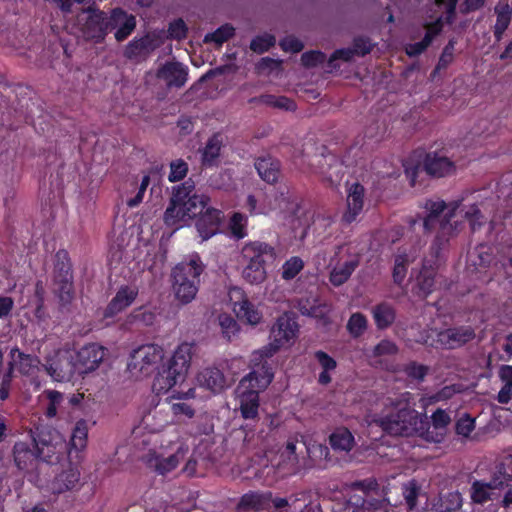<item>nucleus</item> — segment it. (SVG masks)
<instances>
[{
  "label": "nucleus",
  "mask_w": 512,
  "mask_h": 512,
  "mask_svg": "<svg viewBox=\"0 0 512 512\" xmlns=\"http://www.w3.org/2000/svg\"><path fill=\"white\" fill-rule=\"evenodd\" d=\"M210 198L195 193V182L189 178L173 187L169 205L164 213V222L169 227L180 228L195 219V228L202 241H206L221 230L224 212L208 206Z\"/></svg>",
  "instance_id": "nucleus-1"
},
{
  "label": "nucleus",
  "mask_w": 512,
  "mask_h": 512,
  "mask_svg": "<svg viewBox=\"0 0 512 512\" xmlns=\"http://www.w3.org/2000/svg\"><path fill=\"white\" fill-rule=\"evenodd\" d=\"M250 372L236 388L239 411L243 419L255 420L259 415L260 393L265 391L274 379L272 363H250Z\"/></svg>",
  "instance_id": "nucleus-2"
},
{
  "label": "nucleus",
  "mask_w": 512,
  "mask_h": 512,
  "mask_svg": "<svg viewBox=\"0 0 512 512\" xmlns=\"http://www.w3.org/2000/svg\"><path fill=\"white\" fill-rule=\"evenodd\" d=\"M424 208L427 211L423 221L424 232L430 233L433 230H437L431 250L434 257L439 258L450 239L457 234V224L451 222L454 213L449 212L442 215L446 209V203L443 200H427Z\"/></svg>",
  "instance_id": "nucleus-3"
},
{
  "label": "nucleus",
  "mask_w": 512,
  "mask_h": 512,
  "mask_svg": "<svg viewBox=\"0 0 512 512\" xmlns=\"http://www.w3.org/2000/svg\"><path fill=\"white\" fill-rule=\"evenodd\" d=\"M194 344L183 342L174 351L167 364L158 370L152 389L157 394L168 392L177 383L183 382L190 368Z\"/></svg>",
  "instance_id": "nucleus-4"
},
{
  "label": "nucleus",
  "mask_w": 512,
  "mask_h": 512,
  "mask_svg": "<svg viewBox=\"0 0 512 512\" xmlns=\"http://www.w3.org/2000/svg\"><path fill=\"white\" fill-rule=\"evenodd\" d=\"M299 333L297 317L293 312H284L271 327L268 345L252 354V363H271L270 358L281 348L290 346Z\"/></svg>",
  "instance_id": "nucleus-5"
},
{
  "label": "nucleus",
  "mask_w": 512,
  "mask_h": 512,
  "mask_svg": "<svg viewBox=\"0 0 512 512\" xmlns=\"http://www.w3.org/2000/svg\"><path fill=\"white\" fill-rule=\"evenodd\" d=\"M475 338L474 327L458 325L444 329H431L425 338V344L435 349L456 350L471 343Z\"/></svg>",
  "instance_id": "nucleus-6"
},
{
  "label": "nucleus",
  "mask_w": 512,
  "mask_h": 512,
  "mask_svg": "<svg viewBox=\"0 0 512 512\" xmlns=\"http://www.w3.org/2000/svg\"><path fill=\"white\" fill-rule=\"evenodd\" d=\"M34 448H36L38 460L48 464L60 462L67 452L68 445L61 436L49 429H42L33 437Z\"/></svg>",
  "instance_id": "nucleus-7"
},
{
  "label": "nucleus",
  "mask_w": 512,
  "mask_h": 512,
  "mask_svg": "<svg viewBox=\"0 0 512 512\" xmlns=\"http://www.w3.org/2000/svg\"><path fill=\"white\" fill-rule=\"evenodd\" d=\"M45 370L57 382H70L77 376L73 350L58 348L46 356Z\"/></svg>",
  "instance_id": "nucleus-8"
},
{
  "label": "nucleus",
  "mask_w": 512,
  "mask_h": 512,
  "mask_svg": "<svg viewBox=\"0 0 512 512\" xmlns=\"http://www.w3.org/2000/svg\"><path fill=\"white\" fill-rule=\"evenodd\" d=\"M163 357L164 350L161 346L156 344L142 345L132 351L127 367L131 373L148 376L159 368L158 365Z\"/></svg>",
  "instance_id": "nucleus-9"
},
{
  "label": "nucleus",
  "mask_w": 512,
  "mask_h": 512,
  "mask_svg": "<svg viewBox=\"0 0 512 512\" xmlns=\"http://www.w3.org/2000/svg\"><path fill=\"white\" fill-rule=\"evenodd\" d=\"M419 416L416 410L402 408L383 416L379 420L380 427L394 436H410L417 430Z\"/></svg>",
  "instance_id": "nucleus-10"
},
{
  "label": "nucleus",
  "mask_w": 512,
  "mask_h": 512,
  "mask_svg": "<svg viewBox=\"0 0 512 512\" xmlns=\"http://www.w3.org/2000/svg\"><path fill=\"white\" fill-rule=\"evenodd\" d=\"M78 377L95 371L105 357V348L97 343H89L73 351Z\"/></svg>",
  "instance_id": "nucleus-11"
},
{
  "label": "nucleus",
  "mask_w": 512,
  "mask_h": 512,
  "mask_svg": "<svg viewBox=\"0 0 512 512\" xmlns=\"http://www.w3.org/2000/svg\"><path fill=\"white\" fill-rule=\"evenodd\" d=\"M88 16L82 27V33L85 39L95 43L104 41L106 35L110 31V16L98 9L89 7L87 9Z\"/></svg>",
  "instance_id": "nucleus-12"
},
{
  "label": "nucleus",
  "mask_w": 512,
  "mask_h": 512,
  "mask_svg": "<svg viewBox=\"0 0 512 512\" xmlns=\"http://www.w3.org/2000/svg\"><path fill=\"white\" fill-rule=\"evenodd\" d=\"M241 257L245 263H257L266 265L274 262L277 257L275 247L263 241L246 242L241 249Z\"/></svg>",
  "instance_id": "nucleus-13"
},
{
  "label": "nucleus",
  "mask_w": 512,
  "mask_h": 512,
  "mask_svg": "<svg viewBox=\"0 0 512 512\" xmlns=\"http://www.w3.org/2000/svg\"><path fill=\"white\" fill-rule=\"evenodd\" d=\"M138 293L139 290L136 286L122 285L106 306L103 312L104 318H113L131 306L136 300Z\"/></svg>",
  "instance_id": "nucleus-14"
},
{
  "label": "nucleus",
  "mask_w": 512,
  "mask_h": 512,
  "mask_svg": "<svg viewBox=\"0 0 512 512\" xmlns=\"http://www.w3.org/2000/svg\"><path fill=\"white\" fill-rule=\"evenodd\" d=\"M204 265L198 254L192 255L189 261L178 263L172 270V283H190L192 280L200 281Z\"/></svg>",
  "instance_id": "nucleus-15"
},
{
  "label": "nucleus",
  "mask_w": 512,
  "mask_h": 512,
  "mask_svg": "<svg viewBox=\"0 0 512 512\" xmlns=\"http://www.w3.org/2000/svg\"><path fill=\"white\" fill-rule=\"evenodd\" d=\"M488 482L498 491L512 487V455L504 456L494 464Z\"/></svg>",
  "instance_id": "nucleus-16"
},
{
  "label": "nucleus",
  "mask_w": 512,
  "mask_h": 512,
  "mask_svg": "<svg viewBox=\"0 0 512 512\" xmlns=\"http://www.w3.org/2000/svg\"><path fill=\"white\" fill-rule=\"evenodd\" d=\"M136 27V18L121 8H114L110 14V31L116 29L115 39L122 42L127 39Z\"/></svg>",
  "instance_id": "nucleus-17"
},
{
  "label": "nucleus",
  "mask_w": 512,
  "mask_h": 512,
  "mask_svg": "<svg viewBox=\"0 0 512 512\" xmlns=\"http://www.w3.org/2000/svg\"><path fill=\"white\" fill-rule=\"evenodd\" d=\"M365 189L360 183H354L348 190L346 211L343 213L342 223L349 225L361 214L364 206Z\"/></svg>",
  "instance_id": "nucleus-18"
},
{
  "label": "nucleus",
  "mask_w": 512,
  "mask_h": 512,
  "mask_svg": "<svg viewBox=\"0 0 512 512\" xmlns=\"http://www.w3.org/2000/svg\"><path fill=\"white\" fill-rule=\"evenodd\" d=\"M157 77L168 87L181 88L188 80V67L178 61L166 62L158 69Z\"/></svg>",
  "instance_id": "nucleus-19"
},
{
  "label": "nucleus",
  "mask_w": 512,
  "mask_h": 512,
  "mask_svg": "<svg viewBox=\"0 0 512 512\" xmlns=\"http://www.w3.org/2000/svg\"><path fill=\"white\" fill-rule=\"evenodd\" d=\"M423 168L428 175L441 178L452 174L455 171V164L446 156L429 152L425 155Z\"/></svg>",
  "instance_id": "nucleus-20"
},
{
  "label": "nucleus",
  "mask_w": 512,
  "mask_h": 512,
  "mask_svg": "<svg viewBox=\"0 0 512 512\" xmlns=\"http://www.w3.org/2000/svg\"><path fill=\"white\" fill-rule=\"evenodd\" d=\"M496 22L493 26L495 42H500L512 21V7L507 0H499L494 7Z\"/></svg>",
  "instance_id": "nucleus-21"
},
{
  "label": "nucleus",
  "mask_w": 512,
  "mask_h": 512,
  "mask_svg": "<svg viewBox=\"0 0 512 512\" xmlns=\"http://www.w3.org/2000/svg\"><path fill=\"white\" fill-rule=\"evenodd\" d=\"M88 430V423L85 419H80L75 423L70 441L67 443V454L70 461L73 459V453H75V458H78V454L86 448Z\"/></svg>",
  "instance_id": "nucleus-22"
},
{
  "label": "nucleus",
  "mask_w": 512,
  "mask_h": 512,
  "mask_svg": "<svg viewBox=\"0 0 512 512\" xmlns=\"http://www.w3.org/2000/svg\"><path fill=\"white\" fill-rule=\"evenodd\" d=\"M80 488V472L78 468L69 466L59 473L52 482L54 493L78 490Z\"/></svg>",
  "instance_id": "nucleus-23"
},
{
  "label": "nucleus",
  "mask_w": 512,
  "mask_h": 512,
  "mask_svg": "<svg viewBox=\"0 0 512 512\" xmlns=\"http://www.w3.org/2000/svg\"><path fill=\"white\" fill-rule=\"evenodd\" d=\"M255 169L259 177L268 184H274L278 181L280 175V162L270 155L256 158L254 162Z\"/></svg>",
  "instance_id": "nucleus-24"
},
{
  "label": "nucleus",
  "mask_w": 512,
  "mask_h": 512,
  "mask_svg": "<svg viewBox=\"0 0 512 512\" xmlns=\"http://www.w3.org/2000/svg\"><path fill=\"white\" fill-rule=\"evenodd\" d=\"M9 358L16 365V370L24 376L34 374L40 364V359L36 355L24 353L17 346L11 348Z\"/></svg>",
  "instance_id": "nucleus-25"
},
{
  "label": "nucleus",
  "mask_w": 512,
  "mask_h": 512,
  "mask_svg": "<svg viewBox=\"0 0 512 512\" xmlns=\"http://www.w3.org/2000/svg\"><path fill=\"white\" fill-rule=\"evenodd\" d=\"M272 492H258L250 491L245 493L240 498L237 505L238 512L246 510H262L270 505Z\"/></svg>",
  "instance_id": "nucleus-26"
},
{
  "label": "nucleus",
  "mask_w": 512,
  "mask_h": 512,
  "mask_svg": "<svg viewBox=\"0 0 512 512\" xmlns=\"http://www.w3.org/2000/svg\"><path fill=\"white\" fill-rule=\"evenodd\" d=\"M202 387L213 393H219L226 387V378L223 372L216 367H207L203 369L197 377Z\"/></svg>",
  "instance_id": "nucleus-27"
},
{
  "label": "nucleus",
  "mask_w": 512,
  "mask_h": 512,
  "mask_svg": "<svg viewBox=\"0 0 512 512\" xmlns=\"http://www.w3.org/2000/svg\"><path fill=\"white\" fill-rule=\"evenodd\" d=\"M371 314L378 330H386L391 327L397 316L394 306L386 301L373 306Z\"/></svg>",
  "instance_id": "nucleus-28"
},
{
  "label": "nucleus",
  "mask_w": 512,
  "mask_h": 512,
  "mask_svg": "<svg viewBox=\"0 0 512 512\" xmlns=\"http://www.w3.org/2000/svg\"><path fill=\"white\" fill-rule=\"evenodd\" d=\"M15 465L20 470L31 469L38 460L36 448L31 449L27 443L18 442L13 447Z\"/></svg>",
  "instance_id": "nucleus-29"
},
{
  "label": "nucleus",
  "mask_w": 512,
  "mask_h": 512,
  "mask_svg": "<svg viewBox=\"0 0 512 512\" xmlns=\"http://www.w3.org/2000/svg\"><path fill=\"white\" fill-rule=\"evenodd\" d=\"M314 358L321 368L317 381L320 385L327 386L332 382L331 372L336 370L337 361L323 350L315 351Z\"/></svg>",
  "instance_id": "nucleus-30"
},
{
  "label": "nucleus",
  "mask_w": 512,
  "mask_h": 512,
  "mask_svg": "<svg viewBox=\"0 0 512 512\" xmlns=\"http://www.w3.org/2000/svg\"><path fill=\"white\" fill-rule=\"evenodd\" d=\"M234 311L240 320L251 325H257L262 319V313L247 298L235 302Z\"/></svg>",
  "instance_id": "nucleus-31"
},
{
  "label": "nucleus",
  "mask_w": 512,
  "mask_h": 512,
  "mask_svg": "<svg viewBox=\"0 0 512 512\" xmlns=\"http://www.w3.org/2000/svg\"><path fill=\"white\" fill-rule=\"evenodd\" d=\"M358 266L359 260L357 258L347 260L344 263L335 266L330 273V282L336 287L343 285L348 281Z\"/></svg>",
  "instance_id": "nucleus-32"
},
{
  "label": "nucleus",
  "mask_w": 512,
  "mask_h": 512,
  "mask_svg": "<svg viewBox=\"0 0 512 512\" xmlns=\"http://www.w3.org/2000/svg\"><path fill=\"white\" fill-rule=\"evenodd\" d=\"M436 270L432 266H427L424 261L423 266L417 276V286L419 288V296L426 298L434 290Z\"/></svg>",
  "instance_id": "nucleus-33"
},
{
  "label": "nucleus",
  "mask_w": 512,
  "mask_h": 512,
  "mask_svg": "<svg viewBox=\"0 0 512 512\" xmlns=\"http://www.w3.org/2000/svg\"><path fill=\"white\" fill-rule=\"evenodd\" d=\"M463 505L462 495L458 491L440 494L434 504L436 512H457Z\"/></svg>",
  "instance_id": "nucleus-34"
},
{
  "label": "nucleus",
  "mask_w": 512,
  "mask_h": 512,
  "mask_svg": "<svg viewBox=\"0 0 512 512\" xmlns=\"http://www.w3.org/2000/svg\"><path fill=\"white\" fill-rule=\"evenodd\" d=\"M495 489L488 481L475 480L470 487V498L475 504L483 505L493 499Z\"/></svg>",
  "instance_id": "nucleus-35"
},
{
  "label": "nucleus",
  "mask_w": 512,
  "mask_h": 512,
  "mask_svg": "<svg viewBox=\"0 0 512 512\" xmlns=\"http://www.w3.org/2000/svg\"><path fill=\"white\" fill-rule=\"evenodd\" d=\"M329 444L334 450L350 451L354 444L352 433L345 427L337 428L329 436Z\"/></svg>",
  "instance_id": "nucleus-36"
},
{
  "label": "nucleus",
  "mask_w": 512,
  "mask_h": 512,
  "mask_svg": "<svg viewBox=\"0 0 512 512\" xmlns=\"http://www.w3.org/2000/svg\"><path fill=\"white\" fill-rule=\"evenodd\" d=\"M222 148V137L220 134H213L206 142L202 150V163L204 165H213L220 155Z\"/></svg>",
  "instance_id": "nucleus-37"
},
{
  "label": "nucleus",
  "mask_w": 512,
  "mask_h": 512,
  "mask_svg": "<svg viewBox=\"0 0 512 512\" xmlns=\"http://www.w3.org/2000/svg\"><path fill=\"white\" fill-rule=\"evenodd\" d=\"M73 278L69 253L60 249L55 254L54 279Z\"/></svg>",
  "instance_id": "nucleus-38"
},
{
  "label": "nucleus",
  "mask_w": 512,
  "mask_h": 512,
  "mask_svg": "<svg viewBox=\"0 0 512 512\" xmlns=\"http://www.w3.org/2000/svg\"><path fill=\"white\" fill-rule=\"evenodd\" d=\"M179 462L180 457L178 453H174L168 457H160L156 455L148 461L149 466L153 467L160 475H165L173 471L178 466Z\"/></svg>",
  "instance_id": "nucleus-39"
},
{
  "label": "nucleus",
  "mask_w": 512,
  "mask_h": 512,
  "mask_svg": "<svg viewBox=\"0 0 512 512\" xmlns=\"http://www.w3.org/2000/svg\"><path fill=\"white\" fill-rule=\"evenodd\" d=\"M177 299L186 304L191 302L199 289L200 281L192 280L190 283H172Z\"/></svg>",
  "instance_id": "nucleus-40"
},
{
  "label": "nucleus",
  "mask_w": 512,
  "mask_h": 512,
  "mask_svg": "<svg viewBox=\"0 0 512 512\" xmlns=\"http://www.w3.org/2000/svg\"><path fill=\"white\" fill-rule=\"evenodd\" d=\"M243 278L250 284H260L267 276L266 265H262L260 262L245 263L243 269Z\"/></svg>",
  "instance_id": "nucleus-41"
},
{
  "label": "nucleus",
  "mask_w": 512,
  "mask_h": 512,
  "mask_svg": "<svg viewBox=\"0 0 512 512\" xmlns=\"http://www.w3.org/2000/svg\"><path fill=\"white\" fill-rule=\"evenodd\" d=\"M401 371L411 381L422 383L429 373V367L417 361H410L402 366Z\"/></svg>",
  "instance_id": "nucleus-42"
},
{
  "label": "nucleus",
  "mask_w": 512,
  "mask_h": 512,
  "mask_svg": "<svg viewBox=\"0 0 512 512\" xmlns=\"http://www.w3.org/2000/svg\"><path fill=\"white\" fill-rule=\"evenodd\" d=\"M305 263L299 256L287 259L281 267V278L285 281L293 280L303 269Z\"/></svg>",
  "instance_id": "nucleus-43"
},
{
  "label": "nucleus",
  "mask_w": 512,
  "mask_h": 512,
  "mask_svg": "<svg viewBox=\"0 0 512 512\" xmlns=\"http://www.w3.org/2000/svg\"><path fill=\"white\" fill-rule=\"evenodd\" d=\"M367 326V318L361 312L353 313L347 322V330L353 338L362 336L366 331Z\"/></svg>",
  "instance_id": "nucleus-44"
},
{
  "label": "nucleus",
  "mask_w": 512,
  "mask_h": 512,
  "mask_svg": "<svg viewBox=\"0 0 512 512\" xmlns=\"http://www.w3.org/2000/svg\"><path fill=\"white\" fill-rule=\"evenodd\" d=\"M235 34V29L230 24L221 25L214 32L205 35L204 42H214L217 45H222L228 41Z\"/></svg>",
  "instance_id": "nucleus-45"
},
{
  "label": "nucleus",
  "mask_w": 512,
  "mask_h": 512,
  "mask_svg": "<svg viewBox=\"0 0 512 512\" xmlns=\"http://www.w3.org/2000/svg\"><path fill=\"white\" fill-rule=\"evenodd\" d=\"M57 295L63 304H69L74 298L73 278L54 279Z\"/></svg>",
  "instance_id": "nucleus-46"
},
{
  "label": "nucleus",
  "mask_w": 512,
  "mask_h": 512,
  "mask_svg": "<svg viewBox=\"0 0 512 512\" xmlns=\"http://www.w3.org/2000/svg\"><path fill=\"white\" fill-rule=\"evenodd\" d=\"M275 44V36L269 33H264L262 35L255 36L251 40L250 49L257 54H263L267 52Z\"/></svg>",
  "instance_id": "nucleus-47"
},
{
  "label": "nucleus",
  "mask_w": 512,
  "mask_h": 512,
  "mask_svg": "<svg viewBox=\"0 0 512 512\" xmlns=\"http://www.w3.org/2000/svg\"><path fill=\"white\" fill-rule=\"evenodd\" d=\"M247 217L240 213L235 212L229 223L231 234L237 239H243L247 235Z\"/></svg>",
  "instance_id": "nucleus-48"
},
{
  "label": "nucleus",
  "mask_w": 512,
  "mask_h": 512,
  "mask_svg": "<svg viewBox=\"0 0 512 512\" xmlns=\"http://www.w3.org/2000/svg\"><path fill=\"white\" fill-rule=\"evenodd\" d=\"M455 44L456 40L450 39L448 43L445 45L439 57V60L435 66V69L432 72L433 75H435L440 70L446 69L452 63L454 59Z\"/></svg>",
  "instance_id": "nucleus-49"
},
{
  "label": "nucleus",
  "mask_w": 512,
  "mask_h": 512,
  "mask_svg": "<svg viewBox=\"0 0 512 512\" xmlns=\"http://www.w3.org/2000/svg\"><path fill=\"white\" fill-rule=\"evenodd\" d=\"M274 199L269 200L267 205L263 207V214H267L271 211H285L288 208L289 200L287 196V192L285 191H277L273 194Z\"/></svg>",
  "instance_id": "nucleus-50"
},
{
  "label": "nucleus",
  "mask_w": 512,
  "mask_h": 512,
  "mask_svg": "<svg viewBox=\"0 0 512 512\" xmlns=\"http://www.w3.org/2000/svg\"><path fill=\"white\" fill-rule=\"evenodd\" d=\"M419 494L420 487L415 480H411L403 486V496L409 510L416 508Z\"/></svg>",
  "instance_id": "nucleus-51"
},
{
  "label": "nucleus",
  "mask_w": 512,
  "mask_h": 512,
  "mask_svg": "<svg viewBox=\"0 0 512 512\" xmlns=\"http://www.w3.org/2000/svg\"><path fill=\"white\" fill-rule=\"evenodd\" d=\"M188 173V164L183 159H176L170 162V173L168 180L172 183L183 180Z\"/></svg>",
  "instance_id": "nucleus-52"
},
{
  "label": "nucleus",
  "mask_w": 512,
  "mask_h": 512,
  "mask_svg": "<svg viewBox=\"0 0 512 512\" xmlns=\"http://www.w3.org/2000/svg\"><path fill=\"white\" fill-rule=\"evenodd\" d=\"M465 218L469 221L473 232L479 230L486 222V218L481 213L477 204L471 205L465 212Z\"/></svg>",
  "instance_id": "nucleus-53"
},
{
  "label": "nucleus",
  "mask_w": 512,
  "mask_h": 512,
  "mask_svg": "<svg viewBox=\"0 0 512 512\" xmlns=\"http://www.w3.org/2000/svg\"><path fill=\"white\" fill-rule=\"evenodd\" d=\"M296 438H289L280 452V458H284L286 454H289V463L291 464V473H296L298 470V455L296 453Z\"/></svg>",
  "instance_id": "nucleus-54"
},
{
  "label": "nucleus",
  "mask_w": 512,
  "mask_h": 512,
  "mask_svg": "<svg viewBox=\"0 0 512 512\" xmlns=\"http://www.w3.org/2000/svg\"><path fill=\"white\" fill-rule=\"evenodd\" d=\"M408 259L407 255L400 254L395 257L394 268H393V281L396 284H401L407 274Z\"/></svg>",
  "instance_id": "nucleus-55"
},
{
  "label": "nucleus",
  "mask_w": 512,
  "mask_h": 512,
  "mask_svg": "<svg viewBox=\"0 0 512 512\" xmlns=\"http://www.w3.org/2000/svg\"><path fill=\"white\" fill-rule=\"evenodd\" d=\"M326 60L325 53L319 50L306 51L301 55V64L306 68L317 67Z\"/></svg>",
  "instance_id": "nucleus-56"
},
{
  "label": "nucleus",
  "mask_w": 512,
  "mask_h": 512,
  "mask_svg": "<svg viewBox=\"0 0 512 512\" xmlns=\"http://www.w3.org/2000/svg\"><path fill=\"white\" fill-rule=\"evenodd\" d=\"M260 100L266 104H271L274 107L285 109V110H295L296 105L293 100L285 96L275 97L272 95H262Z\"/></svg>",
  "instance_id": "nucleus-57"
},
{
  "label": "nucleus",
  "mask_w": 512,
  "mask_h": 512,
  "mask_svg": "<svg viewBox=\"0 0 512 512\" xmlns=\"http://www.w3.org/2000/svg\"><path fill=\"white\" fill-rule=\"evenodd\" d=\"M475 428V419L465 413L455 423V432L457 435L468 437Z\"/></svg>",
  "instance_id": "nucleus-58"
},
{
  "label": "nucleus",
  "mask_w": 512,
  "mask_h": 512,
  "mask_svg": "<svg viewBox=\"0 0 512 512\" xmlns=\"http://www.w3.org/2000/svg\"><path fill=\"white\" fill-rule=\"evenodd\" d=\"M351 488L353 490L362 491L365 495H368L370 493H378L379 484L378 481L372 477L352 482Z\"/></svg>",
  "instance_id": "nucleus-59"
},
{
  "label": "nucleus",
  "mask_w": 512,
  "mask_h": 512,
  "mask_svg": "<svg viewBox=\"0 0 512 512\" xmlns=\"http://www.w3.org/2000/svg\"><path fill=\"white\" fill-rule=\"evenodd\" d=\"M49 404L46 408L45 415L47 418H53L57 414V406L61 403L63 395L57 390L46 391Z\"/></svg>",
  "instance_id": "nucleus-60"
},
{
  "label": "nucleus",
  "mask_w": 512,
  "mask_h": 512,
  "mask_svg": "<svg viewBox=\"0 0 512 512\" xmlns=\"http://www.w3.org/2000/svg\"><path fill=\"white\" fill-rule=\"evenodd\" d=\"M374 47L369 37L358 36L353 40L352 50L355 51L357 56H365L369 54Z\"/></svg>",
  "instance_id": "nucleus-61"
},
{
  "label": "nucleus",
  "mask_w": 512,
  "mask_h": 512,
  "mask_svg": "<svg viewBox=\"0 0 512 512\" xmlns=\"http://www.w3.org/2000/svg\"><path fill=\"white\" fill-rule=\"evenodd\" d=\"M187 26L183 19L179 18L170 23L168 28L169 36L172 39L182 40L187 37Z\"/></svg>",
  "instance_id": "nucleus-62"
},
{
  "label": "nucleus",
  "mask_w": 512,
  "mask_h": 512,
  "mask_svg": "<svg viewBox=\"0 0 512 512\" xmlns=\"http://www.w3.org/2000/svg\"><path fill=\"white\" fill-rule=\"evenodd\" d=\"M398 353L397 345L388 339L381 340L373 349V355L376 357L395 355Z\"/></svg>",
  "instance_id": "nucleus-63"
},
{
  "label": "nucleus",
  "mask_w": 512,
  "mask_h": 512,
  "mask_svg": "<svg viewBox=\"0 0 512 512\" xmlns=\"http://www.w3.org/2000/svg\"><path fill=\"white\" fill-rule=\"evenodd\" d=\"M431 422L435 429H446L451 423V417L446 410L437 408L431 415Z\"/></svg>",
  "instance_id": "nucleus-64"
}]
</instances>
